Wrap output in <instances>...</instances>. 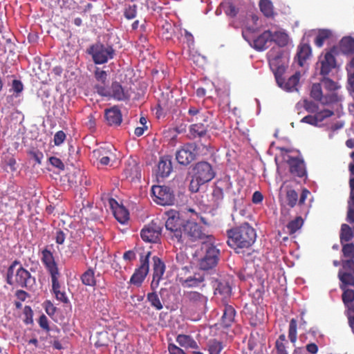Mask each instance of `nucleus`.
I'll list each match as a JSON object with an SVG mask.
<instances>
[{
  "instance_id": "f257e3e1",
  "label": "nucleus",
  "mask_w": 354,
  "mask_h": 354,
  "mask_svg": "<svg viewBox=\"0 0 354 354\" xmlns=\"http://www.w3.org/2000/svg\"><path fill=\"white\" fill-rule=\"evenodd\" d=\"M227 234L228 245L237 253L241 249L252 246L257 239L256 230L248 223L227 230Z\"/></svg>"
},
{
  "instance_id": "f03ea898",
  "label": "nucleus",
  "mask_w": 354,
  "mask_h": 354,
  "mask_svg": "<svg viewBox=\"0 0 354 354\" xmlns=\"http://www.w3.org/2000/svg\"><path fill=\"white\" fill-rule=\"evenodd\" d=\"M6 283L21 288L32 289L36 283L35 277L21 266V262L15 260L8 266L6 276Z\"/></svg>"
},
{
  "instance_id": "7ed1b4c3",
  "label": "nucleus",
  "mask_w": 354,
  "mask_h": 354,
  "mask_svg": "<svg viewBox=\"0 0 354 354\" xmlns=\"http://www.w3.org/2000/svg\"><path fill=\"white\" fill-rule=\"evenodd\" d=\"M269 66L275 76L277 84L282 89L287 91H297V86L301 77L299 72H296L295 75L288 77L286 82H285L283 76L286 71V66L282 62L281 56H276L269 59Z\"/></svg>"
},
{
  "instance_id": "20e7f679",
  "label": "nucleus",
  "mask_w": 354,
  "mask_h": 354,
  "mask_svg": "<svg viewBox=\"0 0 354 354\" xmlns=\"http://www.w3.org/2000/svg\"><path fill=\"white\" fill-rule=\"evenodd\" d=\"M166 228L169 232L170 239L178 243H183V225L185 223L180 218L178 211L170 209L166 212Z\"/></svg>"
},
{
  "instance_id": "39448f33",
  "label": "nucleus",
  "mask_w": 354,
  "mask_h": 354,
  "mask_svg": "<svg viewBox=\"0 0 354 354\" xmlns=\"http://www.w3.org/2000/svg\"><path fill=\"white\" fill-rule=\"evenodd\" d=\"M92 60L95 64L107 63L108 60L114 58L115 50L111 44H104L101 42H96L91 44L86 50Z\"/></svg>"
},
{
  "instance_id": "423d86ee",
  "label": "nucleus",
  "mask_w": 354,
  "mask_h": 354,
  "mask_svg": "<svg viewBox=\"0 0 354 354\" xmlns=\"http://www.w3.org/2000/svg\"><path fill=\"white\" fill-rule=\"evenodd\" d=\"M202 249L205 251V255L199 261V266L203 270H209L216 266L220 257V250L214 243L204 242Z\"/></svg>"
},
{
  "instance_id": "0eeeda50",
  "label": "nucleus",
  "mask_w": 354,
  "mask_h": 354,
  "mask_svg": "<svg viewBox=\"0 0 354 354\" xmlns=\"http://www.w3.org/2000/svg\"><path fill=\"white\" fill-rule=\"evenodd\" d=\"M96 92L101 96L112 98L115 100H126L129 98V95L124 90L119 82L113 81L111 82V88L103 85H95L94 86Z\"/></svg>"
},
{
  "instance_id": "6e6552de",
  "label": "nucleus",
  "mask_w": 354,
  "mask_h": 354,
  "mask_svg": "<svg viewBox=\"0 0 354 354\" xmlns=\"http://www.w3.org/2000/svg\"><path fill=\"white\" fill-rule=\"evenodd\" d=\"M198 145L195 142H187L177 150L176 159L178 164L188 165L196 159Z\"/></svg>"
},
{
  "instance_id": "1a4fd4ad",
  "label": "nucleus",
  "mask_w": 354,
  "mask_h": 354,
  "mask_svg": "<svg viewBox=\"0 0 354 354\" xmlns=\"http://www.w3.org/2000/svg\"><path fill=\"white\" fill-rule=\"evenodd\" d=\"M151 194L153 201L158 205H170L174 201V192L169 187L154 185L151 187Z\"/></svg>"
},
{
  "instance_id": "9d476101",
  "label": "nucleus",
  "mask_w": 354,
  "mask_h": 354,
  "mask_svg": "<svg viewBox=\"0 0 354 354\" xmlns=\"http://www.w3.org/2000/svg\"><path fill=\"white\" fill-rule=\"evenodd\" d=\"M162 227L158 220H153L142 228L140 235L143 241L147 243H158L159 241Z\"/></svg>"
},
{
  "instance_id": "9b49d317",
  "label": "nucleus",
  "mask_w": 354,
  "mask_h": 354,
  "mask_svg": "<svg viewBox=\"0 0 354 354\" xmlns=\"http://www.w3.org/2000/svg\"><path fill=\"white\" fill-rule=\"evenodd\" d=\"M183 242L185 238H189L190 241H196L198 239H204L207 238L210 240L212 237L207 236L202 230L201 225H198L194 221H187L183 225Z\"/></svg>"
},
{
  "instance_id": "f8f14e48",
  "label": "nucleus",
  "mask_w": 354,
  "mask_h": 354,
  "mask_svg": "<svg viewBox=\"0 0 354 354\" xmlns=\"http://www.w3.org/2000/svg\"><path fill=\"white\" fill-rule=\"evenodd\" d=\"M151 254V252H147L145 257H140V266L131 275L130 283L139 286L144 281L149 270V259Z\"/></svg>"
},
{
  "instance_id": "ddd939ff",
  "label": "nucleus",
  "mask_w": 354,
  "mask_h": 354,
  "mask_svg": "<svg viewBox=\"0 0 354 354\" xmlns=\"http://www.w3.org/2000/svg\"><path fill=\"white\" fill-rule=\"evenodd\" d=\"M194 172L202 184L209 182L215 176L214 169L207 162H199L194 165Z\"/></svg>"
},
{
  "instance_id": "4468645a",
  "label": "nucleus",
  "mask_w": 354,
  "mask_h": 354,
  "mask_svg": "<svg viewBox=\"0 0 354 354\" xmlns=\"http://www.w3.org/2000/svg\"><path fill=\"white\" fill-rule=\"evenodd\" d=\"M185 302L187 303L189 306L199 309H203L206 308V304L208 301V299L205 295L196 292V290H189L185 293Z\"/></svg>"
},
{
  "instance_id": "2eb2a0df",
  "label": "nucleus",
  "mask_w": 354,
  "mask_h": 354,
  "mask_svg": "<svg viewBox=\"0 0 354 354\" xmlns=\"http://www.w3.org/2000/svg\"><path fill=\"white\" fill-rule=\"evenodd\" d=\"M310 96L312 98L321 102L323 104H328L337 101V95L335 93L324 95L320 84H313L311 86Z\"/></svg>"
},
{
  "instance_id": "dca6fc26",
  "label": "nucleus",
  "mask_w": 354,
  "mask_h": 354,
  "mask_svg": "<svg viewBox=\"0 0 354 354\" xmlns=\"http://www.w3.org/2000/svg\"><path fill=\"white\" fill-rule=\"evenodd\" d=\"M153 279L151 283V288L153 290L157 289L160 281L164 274L166 269L165 263L162 261L161 259L158 257L154 256L153 257Z\"/></svg>"
},
{
  "instance_id": "f3484780",
  "label": "nucleus",
  "mask_w": 354,
  "mask_h": 354,
  "mask_svg": "<svg viewBox=\"0 0 354 354\" xmlns=\"http://www.w3.org/2000/svg\"><path fill=\"white\" fill-rule=\"evenodd\" d=\"M173 167L171 156H162L158 162L156 176L157 178H167L172 172Z\"/></svg>"
},
{
  "instance_id": "a211bd4d",
  "label": "nucleus",
  "mask_w": 354,
  "mask_h": 354,
  "mask_svg": "<svg viewBox=\"0 0 354 354\" xmlns=\"http://www.w3.org/2000/svg\"><path fill=\"white\" fill-rule=\"evenodd\" d=\"M320 71L322 75L326 76L336 66V61L332 52H327L319 57Z\"/></svg>"
},
{
  "instance_id": "6ab92c4d",
  "label": "nucleus",
  "mask_w": 354,
  "mask_h": 354,
  "mask_svg": "<svg viewBox=\"0 0 354 354\" xmlns=\"http://www.w3.org/2000/svg\"><path fill=\"white\" fill-rule=\"evenodd\" d=\"M212 283L214 295H219L222 299H225L230 297L232 293V288L227 281L213 279L212 280Z\"/></svg>"
},
{
  "instance_id": "aec40b11",
  "label": "nucleus",
  "mask_w": 354,
  "mask_h": 354,
  "mask_svg": "<svg viewBox=\"0 0 354 354\" xmlns=\"http://www.w3.org/2000/svg\"><path fill=\"white\" fill-rule=\"evenodd\" d=\"M288 163L290 167V171L292 174L300 178L306 176L307 173L304 160L293 158V156H289Z\"/></svg>"
},
{
  "instance_id": "412c9836",
  "label": "nucleus",
  "mask_w": 354,
  "mask_h": 354,
  "mask_svg": "<svg viewBox=\"0 0 354 354\" xmlns=\"http://www.w3.org/2000/svg\"><path fill=\"white\" fill-rule=\"evenodd\" d=\"M123 174L131 182H133L136 179H140L141 171L139 164L136 163V160L133 159L127 160L123 170Z\"/></svg>"
},
{
  "instance_id": "4be33fe9",
  "label": "nucleus",
  "mask_w": 354,
  "mask_h": 354,
  "mask_svg": "<svg viewBox=\"0 0 354 354\" xmlns=\"http://www.w3.org/2000/svg\"><path fill=\"white\" fill-rule=\"evenodd\" d=\"M272 30H268L253 40V46L256 50H263L268 48L272 42Z\"/></svg>"
},
{
  "instance_id": "5701e85b",
  "label": "nucleus",
  "mask_w": 354,
  "mask_h": 354,
  "mask_svg": "<svg viewBox=\"0 0 354 354\" xmlns=\"http://www.w3.org/2000/svg\"><path fill=\"white\" fill-rule=\"evenodd\" d=\"M41 261L50 274L59 270L53 253L48 249L45 248L42 251Z\"/></svg>"
},
{
  "instance_id": "b1692460",
  "label": "nucleus",
  "mask_w": 354,
  "mask_h": 354,
  "mask_svg": "<svg viewBox=\"0 0 354 354\" xmlns=\"http://www.w3.org/2000/svg\"><path fill=\"white\" fill-rule=\"evenodd\" d=\"M105 118L107 123L110 126H119L122 122V113L120 109L117 106L106 109L105 111Z\"/></svg>"
},
{
  "instance_id": "393cba45",
  "label": "nucleus",
  "mask_w": 354,
  "mask_h": 354,
  "mask_svg": "<svg viewBox=\"0 0 354 354\" xmlns=\"http://www.w3.org/2000/svg\"><path fill=\"white\" fill-rule=\"evenodd\" d=\"M272 42L275 43L279 46H285L288 45L289 42V35L286 33V31L283 29H278L276 30H272Z\"/></svg>"
},
{
  "instance_id": "a878e982",
  "label": "nucleus",
  "mask_w": 354,
  "mask_h": 354,
  "mask_svg": "<svg viewBox=\"0 0 354 354\" xmlns=\"http://www.w3.org/2000/svg\"><path fill=\"white\" fill-rule=\"evenodd\" d=\"M312 55V48L308 44H301L298 47L296 55L298 64L300 66H304L305 62Z\"/></svg>"
},
{
  "instance_id": "bb28decb",
  "label": "nucleus",
  "mask_w": 354,
  "mask_h": 354,
  "mask_svg": "<svg viewBox=\"0 0 354 354\" xmlns=\"http://www.w3.org/2000/svg\"><path fill=\"white\" fill-rule=\"evenodd\" d=\"M176 342H178L182 348L186 349H198V345L192 336L189 335L180 334L176 337Z\"/></svg>"
},
{
  "instance_id": "cd10ccee",
  "label": "nucleus",
  "mask_w": 354,
  "mask_h": 354,
  "mask_svg": "<svg viewBox=\"0 0 354 354\" xmlns=\"http://www.w3.org/2000/svg\"><path fill=\"white\" fill-rule=\"evenodd\" d=\"M236 311L233 306L225 304L223 315L221 317V325L223 327L228 328L234 321Z\"/></svg>"
},
{
  "instance_id": "c85d7f7f",
  "label": "nucleus",
  "mask_w": 354,
  "mask_h": 354,
  "mask_svg": "<svg viewBox=\"0 0 354 354\" xmlns=\"http://www.w3.org/2000/svg\"><path fill=\"white\" fill-rule=\"evenodd\" d=\"M94 339V344L96 348H107L111 341L106 330L97 332Z\"/></svg>"
},
{
  "instance_id": "c756f323",
  "label": "nucleus",
  "mask_w": 354,
  "mask_h": 354,
  "mask_svg": "<svg viewBox=\"0 0 354 354\" xmlns=\"http://www.w3.org/2000/svg\"><path fill=\"white\" fill-rule=\"evenodd\" d=\"M206 346L209 354H220L225 348L223 342L216 339H209Z\"/></svg>"
},
{
  "instance_id": "7c9ffc66",
  "label": "nucleus",
  "mask_w": 354,
  "mask_h": 354,
  "mask_svg": "<svg viewBox=\"0 0 354 354\" xmlns=\"http://www.w3.org/2000/svg\"><path fill=\"white\" fill-rule=\"evenodd\" d=\"M205 280V276L201 274H194L189 276L183 282V285L187 288H196Z\"/></svg>"
},
{
  "instance_id": "2f4dec72",
  "label": "nucleus",
  "mask_w": 354,
  "mask_h": 354,
  "mask_svg": "<svg viewBox=\"0 0 354 354\" xmlns=\"http://www.w3.org/2000/svg\"><path fill=\"white\" fill-rule=\"evenodd\" d=\"M353 237V229L348 224H342L341 225L339 239L342 244L348 243L351 241Z\"/></svg>"
},
{
  "instance_id": "473e14b6",
  "label": "nucleus",
  "mask_w": 354,
  "mask_h": 354,
  "mask_svg": "<svg viewBox=\"0 0 354 354\" xmlns=\"http://www.w3.org/2000/svg\"><path fill=\"white\" fill-rule=\"evenodd\" d=\"M339 48L344 54L354 53V39L348 36L344 37L339 43Z\"/></svg>"
},
{
  "instance_id": "72a5a7b5",
  "label": "nucleus",
  "mask_w": 354,
  "mask_h": 354,
  "mask_svg": "<svg viewBox=\"0 0 354 354\" xmlns=\"http://www.w3.org/2000/svg\"><path fill=\"white\" fill-rule=\"evenodd\" d=\"M80 279L84 285L95 286L96 284L95 271L91 268L88 269L81 275Z\"/></svg>"
},
{
  "instance_id": "f704fd0d",
  "label": "nucleus",
  "mask_w": 354,
  "mask_h": 354,
  "mask_svg": "<svg viewBox=\"0 0 354 354\" xmlns=\"http://www.w3.org/2000/svg\"><path fill=\"white\" fill-rule=\"evenodd\" d=\"M207 129L203 123L192 124L189 127V132L194 138L205 136Z\"/></svg>"
},
{
  "instance_id": "c9c22d12",
  "label": "nucleus",
  "mask_w": 354,
  "mask_h": 354,
  "mask_svg": "<svg viewBox=\"0 0 354 354\" xmlns=\"http://www.w3.org/2000/svg\"><path fill=\"white\" fill-rule=\"evenodd\" d=\"M304 223V219L299 216L296 217L295 219L288 222L286 225V228L288 229V233L290 234H292L296 233V232L300 230L302 227V225Z\"/></svg>"
},
{
  "instance_id": "e433bc0d",
  "label": "nucleus",
  "mask_w": 354,
  "mask_h": 354,
  "mask_svg": "<svg viewBox=\"0 0 354 354\" xmlns=\"http://www.w3.org/2000/svg\"><path fill=\"white\" fill-rule=\"evenodd\" d=\"M331 35V31L328 29L319 30L318 34L315 38V45L319 48H321V46L324 44L326 39L330 37Z\"/></svg>"
},
{
  "instance_id": "4c0bfd02",
  "label": "nucleus",
  "mask_w": 354,
  "mask_h": 354,
  "mask_svg": "<svg viewBox=\"0 0 354 354\" xmlns=\"http://www.w3.org/2000/svg\"><path fill=\"white\" fill-rule=\"evenodd\" d=\"M114 216L120 223H125L129 218V214L127 209L122 205H119L115 209Z\"/></svg>"
},
{
  "instance_id": "58836bf2",
  "label": "nucleus",
  "mask_w": 354,
  "mask_h": 354,
  "mask_svg": "<svg viewBox=\"0 0 354 354\" xmlns=\"http://www.w3.org/2000/svg\"><path fill=\"white\" fill-rule=\"evenodd\" d=\"M260 10L266 17H272L274 15L273 3L270 0H261L259 3Z\"/></svg>"
},
{
  "instance_id": "ea45409f",
  "label": "nucleus",
  "mask_w": 354,
  "mask_h": 354,
  "mask_svg": "<svg viewBox=\"0 0 354 354\" xmlns=\"http://www.w3.org/2000/svg\"><path fill=\"white\" fill-rule=\"evenodd\" d=\"M338 276L339 279L342 283V285H343L344 288H346V286H354V274L348 273V272L339 271Z\"/></svg>"
},
{
  "instance_id": "a19ab883",
  "label": "nucleus",
  "mask_w": 354,
  "mask_h": 354,
  "mask_svg": "<svg viewBox=\"0 0 354 354\" xmlns=\"http://www.w3.org/2000/svg\"><path fill=\"white\" fill-rule=\"evenodd\" d=\"M298 193L293 189H288L286 192V203L287 205L290 207H293L297 204L298 201Z\"/></svg>"
},
{
  "instance_id": "79ce46f5",
  "label": "nucleus",
  "mask_w": 354,
  "mask_h": 354,
  "mask_svg": "<svg viewBox=\"0 0 354 354\" xmlns=\"http://www.w3.org/2000/svg\"><path fill=\"white\" fill-rule=\"evenodd\" d=\"M224 198V192L222 187H215L212 194V201L215 205H218Z\"/></svg>"
},
{
  "instance_id": "37998d69",
  "label": "nucleus",
  "mask_w": 354,
  "mask_h": 354,
  "mask_svg": "<svg viewBox=\"0 0 354 354\" xmlns=\"http://www.w3.org/2000/svg\"><path fill=\"white\" fill-rule=\"evenodd\" d=\"M147 298L148 301L151 303V306L154 307L157 310H160V309H162V304L157 293H148Z\"/></svg>"
},
{
  "instance_id": "c03bdc74",
  "label": "nucleus",
  "mask_w": 354,
  "mask_h": 354,
  "mask_svg": "<svg viewBox=\"0 0 354 354\" xmlns=\"http://www.w3.org/2000/svg\"><path fill=\"white\" fill-rule=\"evenodd\" d=\"M297 321L295 318H292L289 323L288 338L292 344L297 342Z\"/></svg>"
},
{
  "instance_id": "a18cd8bd",
  "label": "nucleus",
  "mask_w": 354,
  "mask_h": 354,
  "mask_svg": "<svg viewBox=\"0 0 354 354\" xmlns=\"http://www.w3.org/2000/svg\"><path fill=\"white\" fill-rule=\"evenodd\" d=\"M340 288L343 290L342 299L343 303L347 304L354 301V290L347 289L343 285H340Z\"/></svg>"
},
{
  "instance_id": "49530a36",
  "label": "nucleus",
  "mask_w": 354,
  "mask_h": 354,
  "mask_svg": "<svg viewBox=\"0 0 354 354\" xmlns=\"http://www.w3.org/2000/svg\"><path fill=\"white\" fill-rule=\"evenodd\" d=\"M286 336L284 334H281L279 336L276 342V348L277 354H288L284 342H286Z\"/></svg>"
},
{
  "instance_id": "de8ad7c7",
  "label": "nucleus",
  "mask_w": 354,
  "mask_h": 354,
  "mask_svg": "<svg viewBox=\"0 0 354 354\" xmlns=\"http://www.w3.org/2000/svg\"><path fill=\"white\" fill-rule=\"evenodd\" d=\"M342 252L344 257L349 258L348 260L354 259V243H345L342 244Z\"/></svg>"
},
{
  "instance_id": "09e8293b",
  "label": "nucleus",
  "mask_w": 354,
  "mask_h": 354,
  "mask_svg": "<svg viewBox=\"0 0 354 354\" xmlns=\"http://www.w3.org/2000/svg\"><path fill=\"white\" fill-rule=\"evenodd\" d=\"M95 77L97 81L100 82V84L97 85H103L106 86L107 82V73L106 71L100 70V68L96 67L95 71Z\"/></svg>"
},
{
  "instance_id": "8fccbe9b",
  "label": "nucleus",
  "mask_w": 354,
  "mask_h": 354,
  "mask_svg": "<svg viewBox=\"0 0 354 354\" xmlns=\"http://www.w3.org/2000/svg\"><path fill=\"white\" fill-rule=\"evenodd\" d=\"M333 111L330 109H324L320 111H317L315 113L317 124L324 121V119L332 117Z\"/></svg>"
},
{
  "instance_id": "3c124183",
  "label": "nucleus",
  "mask_w": 354,
  "mask_h": 354,
  "mask_svg": "<svg viewBox=\"0 0 354 354\" xmlns=\"http://www.w3.org/2000/svg\"><path fill=\"white\" fill-rule=\"evenodd\" d=\"M50 276L52 279V290L56 295L60 290V283L58 280V277L59 276V270L50 274Z\"/></svg>"
},
{
  "instance_id": "603ef678",
  "label": "nucleus",
  "mask_w": 354,
  "mask_h": 354,
  "mask_svg": "<svg viewBox=\"0 0 354 354\" xmlns=\"http://www.w3.org/2000/svg\"><path fill=\"white\" fill-rule=\"evenodd\" d=\"M137 15V6L132 5L127 6L124 11V16L127 19H133Z\"/></svg>"
},
{
  "instance_id": "864d4df0",
  "label": "nucleus",
  "mask_w": 354,
  "mask_h": 354,
  "mask_svg": "<svg viewBox=\"0 0 354 354\" xmlns=\"http://www.w3.org/2000/svg\"><path fill=\"white\" fill-rule=\"evenodd\" d=\"M322 82L324 88L328 91H335L339 87L335 82L328 77H324Z\"/></svg>"
},
{
  "instance_id": "5fc2aeb1",
  "label": "nucleus",
  "mask_w": 354,
  "mask_h": 354,
  "mask_svg": "<svg viewBox=\"0 0 354 354\" xmlns=\"http://www.w3.org/2000/svg\"><path fill=\"white\" fill-rule=\"evenodd\" d=\"M202 183L199 182V180L197 177V176L194 172L192 178L191 180V182L189 183V189L192 192H198V189L200 186H201Z\"/></svg>"
},
{
  "instance_id": "6e6d98bb",
  "label": "nucleus",
  "mask_w": 354,
  "mask_h": 354,
  "mask_svg": "<svg viewBox=\"0 0 354 354\" xmlns=\"http://www.w3.org/2000/svg\"><path fill=\"white\" fill-rule=\"evenodd\" d=\"M304 107L307 111V112L313 113H317L318 110V106L317 104L311 100H304Z\"/></svg>"
},
{
  "instance_id": "4d7b16f0",
  "label": "nucleus",
  "mask_w": 354,
  "mask_h": 354,
  "mask_svg": "<svg viewBox=\"0 0 354 354\" xmlns=\"http://www.w3.org/2000/svg\"><path fill=\"white\" fill-rule=\"evenodd\" d=\"M66 138V135L64 131H58L55 132L53 141L56 146H59L62 144V142H64L65 139Z\"/></svg>"
},
{
  "instance_id": "13d9d810",
  "label": "nucleus",
  "mask_w": 354,
  "mask_h": 354,
  "mask_svg": "<svg viewBox=\"0 0 354 354\" xmlns=\"http://www.w3.org/2000/svg\"><path fill=\"white\" fill-rule=\"evenodd\" d=\"M11 90L16 93V95H19L22 93L24 90V85L21 80H12V88Z\"/></svg>"
},
{
  "instance_id": "bf43d9fd",
  "label": "nucleus",
  "mask_w": 354,
  "mask_h": 354,
  "mask_svg": "<svg viewBox=\"0 0 354 354\" xmlns=\"http://www.w3.org/2000/svg\"><path fill=\"white\" fill-rule=\"evenodd\" d=\"M49 162L55 168L59 169V170H64V163L62 162V160L60 158H56V156H51L49 158Z\"/></svg>"
},
{
  "instance_id": "052dcab7",
  "label": "nucleus",
  "mask_w": 354,
  "mask_h": 354,
  "mask_svg": "<svg viewBox=\"0 0 354 354\" xmlns=\"http://www.w3.org/2000/svg\"><path fill=\"white\" fill-rule=\"evenodd\" d=\"M85 124L90 129H94L96 127L95 113H91L87 115V121Z\"/></svg>"
},
{
  "instance_id": "680f3d73",
  "label": "nucleus",
  "mask_w": 354,
  "mask_h": 354,
  "mask_svg": "<svg viewBox=\"0 0 354 354\" xmlns=\"http://www.w3.org/2000/svg\"><path fill=\"white\" fill-rule=\"evenodd\" d=\"M39 326L41 327L44 330L46 331L50 330L49 324L48 317L45 315V314H41L39 319Z\"/></svg>"
},
{
  "instance_id": "e2e57ef3",
  "label": "nucleus",
  "mask_w": 354,
  "mask_h": 354,
  "mask_svg": "<svg viewBox=\"0 0 354 354\" xmlns=\"http://www.w3.org/2000/svg\"><path fill=\"white\" fill-rule=\"evenodd\" d=\"M107 150L108 149L106 148H100L93 151V156L97 160H98L100 163H101V159H102V157L106 155Z\"/></svg>"
},
{
  "instance_id": "0e129e2a",
  "label": "nucleus",
  "mask_w": 354,
  "mask_h": 354,
  "mask_svg": "<svg viewBox=\"0 0 354 354\" xmlns=\"http://www.w3.org/2000/svg\"><path fill=\"white\" fill-rule=\"evenodd\" d=\"M168 350L170 354H187L184 350L179 348L178 346L174 344H169Z\"/></svg>"
},
{
  "instance_id": "69168bd1",
  "label": "nucleus",
  "mask_w": 354,
  "mask_h": 354,
  "mask_svg": "<svg viewBox=\"0 0 354 354\" xmlns=\"http://www.w3.org/2000/svg\"><path fill=\"white\" fill-rule=\"evenodd\" d=\"M346 220L349 223L354 224V206L348 202Z\"/></svg>"
},
{
  "instance_id": "338daca9",
  "label": "nucleus",
  "mask_w": 354,
  "mask_h": 354,
  "mask_svg": "<svg viewBox=\"0 0 354 354\" xmlns=\"http://www.w3.org/2000/svg\"><path fill=\"white\" fill-rule=\"evenodd\" d=\"M114 154L111 151V149H109L106 151V155L104 156L102 159H101V165H108L110 163L111 157H113Z\"/></svg>"
},
{
  "instance_id": "774afa93",
  "label": "nucleus",
  "mask_w": 354,
  "mask_h": 354,
  "mask_svg": "<svg viewBox=\"0 0 354 354\" xmlns=\"http://www.w3.org/2000/svg\"><path fill=\"white\" fill-rule=\"evenodd\" d=\"M342 265H343L344 269L350 270L351 272V274H354V261H353V259L343 261Z\"/></svg>"
}]
</instances>
